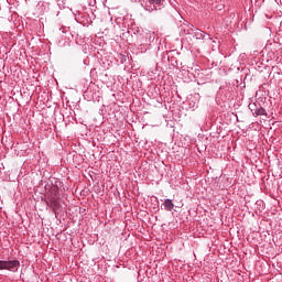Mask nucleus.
Wrapping results in <instances>:
<instances>
[{"mask_svg": "<svg viewBox=\"0 0 282 282\" xmlns=\"http://www.w3.org/2000/svg\"><path fill=\"white\" fill-rule=\"evenodd\" d=\"M249 109L252 111L253 116H268V112H265V108H257L256 104L249 105Z\"/></svg>", "mask_w": 282, "mask_h": 282, "instance_id": "nucleus-3", "label": "nucleus"}, {"mask_svg": "<svg viewBox=\"0 0 282 282\" xmlns=\"http://www.w3.org/2000/svg\"><path fill=\"white\" fill-rule=\"evenodd\" d=\"M46 204L53 208V212L56 213L57 208H61V203L56 196H53L46 200Z\"/></svg>", "mask_w": 282, "mask_h": 282, "instance_id": "nucleus-4", "label": "nucleus"}, {"mask_svg": "<svg viewBox=\"0 0 282 282\" xmlns=\"http://www.w3.org/2000/svg\"><path fill=\"white\" fill-rule=\"evenodd\" d=\"M163 206H164L165 210H173V208H175V205L173 204V200H171V199H165L163 203Z\"/></svg>", "mask_w": 282, "mask_h": 282, "instance_id": "nucleus-5", "label": "nucleus"}, {"mask_svg": "<svg viewBox=\"0 0 282 282\" xmlns=\"http://www.w3.org/2000/svg\"><path fill=\"white\" fill-rule=\"evenodd\" d=\"M141 6L148 12H154V10H162L164 0H141Z\"/></svg>", "mask_w": 282, "mask_h": 282, "instance_id": "nucleus-1", "label": "nucleus"}, {"mask_svg": "<svg viewBox=\"0 0 282 282\" xmlns=\"http://www.w3.org/2000/svg\"><path fill=\"white\" fill-rule=\"evenodd\" d=\"M20 265H21V262H19V260H9V261L0 260V270H9L10 272H17Z\"/></svg>", "mask_w": 282, "mask_h": 282, "instance_id": "nucleus-2", "label": "nucleus"}, {"mask_svg": "<svg viewBox=\"0 0 282 282\" xmlns=\"http://www.w3.org/2000/svg\"><path fill=\"white\" fill-rule=\"evenodd\" d=\"M196 36L197 39H204V32H197Z\"/></svg>", "mask_w": 282, "mask_h": 282, "instance_id": "nucleus-6", "label": "nucleus"}]
</instances>
